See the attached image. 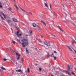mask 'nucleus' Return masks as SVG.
Returning <instances> with one entry per match:
<instances>
[{
  "mask_svg": "<svg viewBox=\"0 0 76 76\" xmlns=\"http://www.w3.org/2000/svg\"><path fill=\"white\" fill-rule=\"evenodd\" d=\"M16 55H17V56H18L19 53H16Z\"/></svg>",
  "mask_w": 76,
  "mask_h": 76,
  "instance_id": "obj_38",
  "label": "nucleus"
},
{
  "mask_svg": "<svg viewBox=\"0 0 76 76\" xmlns=\"http://www.w3.org/2000/svg\"><path fill=\"white\" fill-rule=\"evenodd\" d=\"M50 8H51V4H50Z\"/></svg>",
  "mask_w": 76,
  "mask_h": 76,
  "instance_id": "obj_47",
  "label": "nucleus"
},
{
  "mask_svg": "<svg viewBox=\"0 0 76 76\" xmlns=\"http://www.w3.org/2000/svg\"><path fill=\"white\" fill-rule=\"evenodd\" d=\"M16 72H22L21 69H19V70H16Z\"/></svg>",
  "mask_w": 76,
  "mask_h": 76,
  "instance_id": "obj_16",
  "label": "nucleus"
},
{
  "mask_svg": "<svg viewBox=\"0 0 76 76\" xmlns=\"http://www.w3.org/2000/svg\"><path fill=\"white\" fill-rule=\"evenodd\" d=\"M71 73H72V75H75V73H74V72H71Z\"/></svg>",
  "mask_w": 76,
  "mask_h": 76,
  "instance_id": "obj_40",
  "label": "nucleus"
},
{
  "mask_svg": "<svg viewBox=\"0 0 76 76\" xmlns=\"http://www.w3.org/2000/svg\"><path fill=\"white\" fill-rule=\"evenodd\" d=\"M75 71H76V68L75 69Z\"/></svg>",
  "mask_w": 76,
  "mask_h": 76,
  "instance_id": "obj_57",
  "label": "nucleus"
},
{
  "mask_svg": "<svg viewBox=\"0 0 76 76\" xmlns=\"http://www.w3.org/2000/svg\"><path fill=\"white\" fill-rule=\"evenodd\" d=\"M41 22L42 23H43V25H45V26H47V25L45 24V22H44L43 21H42V20H41Z\"/></svg>",
  "mask_w": 76,
  "mask_h": 76,
  "instance_id": "obj_4",
  "label": "nucleus"
},
{
  "mask_svg": "<svg viewBox=\"0 0 76 76\" xmlns=\"http://www.w3.org/2000/svg\"><path fill=\"white\" fill-rule=\"evenodd\" d=\"M61 76H64V75H61Z\"/></svg>",
  "mask_w": 76,
  "mask_h": 76,
  "instance_id": "obj_53",
  "label": "nucleus"
},
{
  "mask_svg": "<svg viewBox=\"0 0 76 76\" xmlns=\"http://www.w3.org/2000/svg\"><path fill=\"white\" fill-rule=\"evenodd\" d=\"M7 22H8V23H11V22H12V21H11V20H7Z\"/></svg>",
  "mask_w": 76,
  "mask_h": 76,
  "instance_id": "obj_15",
  "label": "nucleus"
},
{
  "mask_svg": "<svg viewBox=\"0 0 76 76\" xmlns=\"http://www.w3.org/2000/svg\"><path fill=\"white\" fill-rule=\"evenodd\" d=\"M5 0V1H6L7 0Z\"/></svg>",
  "mask_w": 76,
  "mask_h": 76,
  "instance_id": "obj_62",
  "label": "nucleus"
},
{
  "mask_svg": "<svg viewBox=\"0 0 76 76\" xmlns=\"http://www.w3.org/2000/svg\"><path fill=\"white\" fill-rule=\"evenodd\" d=\"M0 72L1 73H3V71L1 69H0Z\"/></svg>",
  "mask_w": 76,
  "mask_h": 76,
  "instance_id": "obj_25",
  "label": "nucleus"
},
{
  "mask_svg": "<svg viewBox=\"0 0 76 76\" xmlns=\"http://www.w3.org/2000/svg\"><path fill=\"white\" fill-rule=\"evenodd\" d=\"M51 76H54L53 75H51Z\"/></svg>",
  "mask_w": 76,
  "mask_h": 76,
  "instance_id": "obj_58",
  "label": "nucleus"
},
{
  "mask_svg": "<svg viewBox=\"0 0 76 76\" xmlns=\"http://www.w3.org/2000/svg\"><path fill=\"white\" fill-rule=\"evenodd\" d=\"M45 5L48 8V4H47V3H45Z\"/></svg>",
  "mask_w": 76,
  "mask_h": 76,
  "instance_id": "obj_18",
  "label": "nucleus"
},
{
  "mask_svg": "<svg viewBox=\"0 0 76 76\" xmlns=\"http://www.w3.org/2000/svg\"><path fill=\"white\" fill-rule=\"evenodd\" d=\"M72 41L73 42H72V44H73V45H74V43L73 42H74V43L76 44V41H75V40L74 39H73L72 40Z\"/></svg>",
  "mask_w": 76,
  "mask_h": 76,
  "instance_id": "obj_9",
  "label": "nucleus"
},
{
  "mask_svg": "<svg viewBox=\"0 0 76 76\" xmlns=\"http://www.w3.org/2000/svg\"><path fill=\"white\" fill-rule=\"evenodd\" d=\"M66 46L68 48V49L69 50H70V51H73L72 49H71V48L69 47V46L68 45H66Z\"/></svg>",
  "mask_w": 76,
  "mask_h": 76,
  "instance_id": "obj_5",
  "label": "nucleus"
},
{
  "mask_svg": "<svg viewBox=\"0 0 76 76\" xmlns=\"http://www.w3.org/2000/svg\"><path fill=\"white\" fill-rule=\"evenodd\" d=\"M37 27H39V26H37Z\"/></svg>",
  "mask_w": 76,
  "mask_h": 76,
  "instance_id": "obj_56",
  "label": "nucleus"
},
{
  "mask_svg": "<svg viewBox=\"0 0 76 76\" xmlns=\"http://www.w3.org/2000/svg\"><path fill=\"white\" fill-rule=\"evenodd\" d=\"M18 57H20V54H19V55H18Z\"/></svg>",
  "mask_w": 76,
  "mask_h": 76,
  "instance_id": "obj_45",
  "label": "nucleus"
},
{
  "mask_svg": "<svg viewBox=\"0 0 76 76\" xmlns=\"http://www.w3.org/2000/svg\"><path fill=\"white\" fill-rule=\"evenodd\" d=\"M35 65L36 66H37V65H38V64H35Z\"/></svg>",
  "mask_w": 76,
  "mask_h": 76,
  "instance_id": "obj_50",
  "label": "nucleus"
},
{
  "mask_svg": "<svg viewBox=\"0 0 76 76\" xmlns=\"http://www.w3.org/2000/svg\"><path fill=\"white\" fill-rule=\"evenodd\" d=\"M39 70L40 72H41V71H42V68H39Z\"/></svg>",
  "mask_w": 76,
  "mask_h": 76,
  "instance_id": "obj_24",
  "label": "nucleus"
},
{
  "mask_svg": "<svg viewBox=\"0 0 76 76\" xmlns=\"http://www.w3.org/2000/svg\"><path fill=\"white\" fill-rule=\"evenodd\" d=\"M72 50H73L74 51V50H74V49L72 48Z\"/></svg>",
  "mask_w": 76,
  "mask_h": 76,
  "instance_id": "obj_51",
  "label": "nucleus"
},
{
  "mask_svg": "<svg viewBox=\"0 0 76 76\" xmlns=\"http://www.w3.org/2000/svg\"><path fill=\"white\" fill-rule=\"evenodd\" d=\"M38 41H39V42H40L41 43H42V41L40 39H38Z\"/></svg>",
  "mask_w": 76,
  "mask_h": 76,
  "instance_id": "obj_17",
  "label": "nucleus"
},
{
  "mask_svg": "<svg viewBox=\"0 0 76 76\" xmlns=\"http://www.w3.org/2000/svg\"><path fill=\"white\" fill-rule=\"evenodd\" d=\"M2 5L3 4L1 2H0V8H1V9L3 8V6Z\"/></svg>",
  "mask_w": 76,
  "mask_h": 76,
  "instance_id": "obj_6",
  "label": "nucleus"
},
{
  "mask_svg": "<svg viewBox=\"0 0 76 76\" xmlns=\"http://www.w3.org/2000/svg\"><path fill=\"white\" fill-rule=\"evenodd\" d=\"M33 27H34V28L36 26H37V23H33Z\"/></svg>",
  "mask_w": 76,
  "mask_h": 76,
  "instance_id": "obj_7",
  "label": "nucleus"
},
{
  "mask_svg": "<svg viewBox=\"0 0 76 76\" xmlns=\"http://www.w3.org/2000/svg\"><path fill=\"white\" fill-rule=\"evenodd\" d=\"M52 36H53V37H56V36H55V35L54 34H51Z\"/></svg>",
  "mask_w": 76,
  "mask_h": 76,
  "instance_id": "obj_37",
  "label": "nucleus"
},
{
  "mask_svg": "<svg viewBox=\"0 0 76 76\" xmlns=\"http://www.w3.org/2000/svg\"><path fill=\"white\" fill-rule=\"evenodd\" d=\"M27 48H26V52H27L28 54H29V50H27Z\"/></svg>",
  "mask_w": 76,
  "mask_h": 76,
  "instance_id": "obj_12",
  "label": "nucleus"
},
{
  "mask_svg": "<svg viewBox=\"0 0 76 76\" xmlns=\"http://www.w3.org/2000/svg\"><path fill=\"white\" fill-rule=\"evenodd\" d=\"M16 35L17 36H21L22 35V34H17Z\"/></svg>",
  "mask_w": 76,
  "mask_h": 76,
  "instance_id": "obj_20",
  "label": "nucleus"
},
{
  "mask_svg": "<svg viewBox=\"0 0 76 76\" xmlns=\"http://www.w3.org/2000/svg\"><path fill=\"white\" fill-rule=\"evenodd\" d=\"M1 68L2 70H6V69L4 68L3 66H1Z\"/></svg>",
  "mask_w": 76,
  "mask_h": 76,
  "instance_id": "obj_10",
  "label": "nucleus"
},
{
  "mask_svg": "<svg viewBox=\"0 0 76 76\" xmlns=\"http://www.w3.org/2000/svg\"><path fill=\"white\" fill-rule=\"evenodd\" d=\"M29 13L30 14H31V15H32V13L31 12H29Z\"/></svg>",
  "mask_w": 76,
  "mask_h": 76,
  "instance_id": "obj_44",
  "label": "nucleus"
},
{
  "mask_svg": "<svg viewBox=\"0 0 76 76\" xmlns=\"http://www.w3.org/2000/svg\"><path fill=\"white\" fill-rule=\"evenodd\" d=\"M48 43V42H44V44H45V45H47Z\"/></svg>",
  "mask_w": 76,
  "mask_h": 76,
  "instance_id": "obj_21",
  "label": "nucleus"
},
{
  "mask_svg": "<svg viewBox=\"0 0 76 76\" xmlns=\"http://www.w3.org/2000/svg\"><path fill=\"white\" fill-rule=\"evenodd\" d=\"M58 28H59L61 30V31H62V32H63V31H64L63 30H62V29L60 27V26H58Z\"/></svg>",
  "mask_w": 76,
  "mask_h": 76,
  "instance_id": "obj_14",
  "label": "nucleus"
},
{
  "mask_svg": "<svg viewBox=\"0 0 76 76\" xmlns=\"http://www.w3.org/2000/svg\"><path fill=\"white\" fill-rule=\"evenodd\" d=\"M22 41H23V43H21L22 45H23V47H25V45H24L25 44L26 45H28V39H24L23 40H22Z\"/></svg>",
  "mask_w": 76,
  "mask_h": 76,
  "instance_id": "obj_1",
  "label": "nucleus"
},
{
  "mask_svg": "<svg viewBox=\"0 0 76 76\" xmlns=\"http://www.w3.org/2000/svg\"><path fill=\"white\" fill-rule=\"evenodd\" d=\"M47 46H50V43L48 42Z\"/></svg>",
  "mask_w": 76,
  "mask_h": 76,
  "instance_id": "obj_19",
  "label": "nucleus"
},
{
  "mask_svg": "<svg viewBox=\"0 0 76 76\" xmlns=\"http://www.w3.org/2000/svg\"><path fill=\"white\" fill-rule=\"evenodd\" d=\"M43 37L41 35V37L42 38H43V37Z\"/></svg>",
  "mask_w": 76,
  "mask_h": 76,
  "instance_id": "obj_49",
  "label": "nucleus"
},
{
  "mask_svg": "<svg viewBox=\"0 0 76 76\" xmlns=\"http://www.w3.org/2000/svg\"><path fill=\"white\" fill-rule=\"evenodd\" d=\"M0 16H1V18L2 19V20H3V19H4V18H3V17L1 16V15H0Z\"/></svg>",
  "mask_w": 76,
  "mask_h": 76,
  "instance_id": "obj_27",
  "label": "nucleus"
},
{
  "mask_svg": "<svg viewBox=\"0 0 76 76\" xmlns=\"http://www.w3.org/2000/svg\"><path fill=\"white\" fill-rule=\"evenodd\" d=\"M63 6H64V5H63Z\"/></svg>",
  "mask_w": 76,
  "mask_h": 76,
  "instance_id": "obj_63",
  "label": "nucleus"
},
{
  "mask_svg": "<svg viewBox=\"0 0 76 76\" xmlns=\"http://www.w3.org/2000/svg\"><path fill=\"white\" fill-rule=\"evenodd\" d=\"M10 48V50H11V51H12L14 52V51H13V49H12V48Z\"/></svg>",
  "mask_w": 76,
  "mask_h": 76,
  "instance_id": "obj_33",
  "label": "nucleus"
},
{
  "mask_svg": "<svg viewBox=\"0 0 76 76\" xmlns=\"http://www.w3.org/2000/svg\"><path fill=\"white\" fill-rule=\"evenodd\" d=\"M4 61H6V60H7V59L6 58H4Z\"/></svg>",
  "mask_w": 76,
  "mask_h": 76,
  "instance_id": "obj_34",
  "label": "nucleus"
},
{
  "mask_svg": "<svg viewBox=\"0 0 76 76\" xmlns=\"http://www.w3.org/2000/svg\"><path fill=\"white\" fill-rule=\"evenodd\" d=\"M52 55H54V54H53V53H52Z\"/></svg>",
  "mask_w": 76,
  "mask_h": 76,
  "instance_id": "obj_55",
  "label": "nucleus"
},
{
  "mask_svg": "<svg viewBox=\"0 0 76 76\" xmlns=\"http://www.w3.org/2000/svg\"><path fill=\"white\" fill-rule=\"evenodd\" d=\"M15 7H16V9H18V7H17V6H16V4H15Z\"/></svg>",
  "mask_w": 76,
  "mask_h": 76,
  "instance_id": "obj_30",
  "label": "nucleus"
},
{
  "mask_svg": "<svg viewBox=\"0 0 76 76\" xmlns=\"http://www.w3.org/2000/svg\"><path fill=\"white\" fill-rule=\"evenodd\" d=\"M14 0V1H15V0Z\"/></svg>",
  "mask_w": 76,
  "mask_h": 76,
  "instance_id": "obj_61",
  "label": "nucleus"
},
{
  "mask_svg": "<svg viewBox=\"0 0 76 76\" xmlns=\"http://www.w3.org/2000/svg\"><path fill=\"white\" fill-rule=\"evenodd\" d=\"M53 57H54V60H56V58H56V57L54 56L53 55Z\"/></svg>",
  "mask_w": 76,
  "mask_h": 76,
  "instance_id": "obj_22",
  "label": "nucleus"
},
{
  "mask_svg": "<svg viewBox=\"0 0 76 76\" xmlns=\"http://www.w3.org/2000/svg\"><path fill=\"white\" fill-rule=\"evenodd\" d=\"M16 43V42H15V41H13V44H15Z\"/></svg>",
  "mask_w": 76,
  "mask_h": 76,
  "instance_id": "obj_39",
  "label": "nucleus"
},
{
  "mask_svg": "<svg viewBox=\"0 0 76 76\" xmlns=\"http://www.w3.org/2000/svg\"><path fill=\"white\" fill-rule=\"evenodd\" d=\"M21 74H22L23 73V72H22V71L20 72Z\"/></svg>",
  "mask_w": 76,
  "mask_h": 76,
  "instance_id": "obj_48",
  "label": "nucleus"
},
{
  "mask_svg": "<svg viewBox=\"0 0 76 76\" xmlns=\"http://www.w3.org/2000/svg\"><path fill=\"white\" fill-rule=\"evenodd\" d=\"M68 71H70V66L69 65H68Z\"/></svg>",
  "mask_w": 76,
  "mask_h": 76,
  "instance_id": "obj_8",
  "label": "nucleus"
},
{
  "mask_svg": "<svg viewBox=\"0 0 76 76\" xmlns=\"http://www.w3.org/2000/svg\"><path fill=\"white\" fill-rule=\"evenodd\" d=\"M8 9L10 10H12V8L10 7H9Z\"/></svg>",
  "mask_w": 76,
  "mask_h": 76,
  "instance_id": "obj_28",
  "label": "nucleus"
},
{
  "mask_svg": "<svg viewBox=\"0 0 76 76\" xmlns=\"http://www.w3.org/2000/svg\"><path fill=\"white\" fill-rule=\"evenodd\" d=\"M17 41H18V42L20 44H21V42H20V39H17Z\"/></svg>",
  "mask_w": 76,
  "mask_h": 76,
  "instance_id": "obj_11",
  "label": "nucleus"
},
{
  "mask_svg": "<svg viewBox=\"0 0 76 76\" xmlns=\"http://www.w3.org/2000/svg\"><path fill=\"white\" fill-rule=\"evenodd\" d=\"M19 31H17V34H19Z\"/></svg>",
  "mask_w": 76,
  "mask_h": 76,
  "instance_id": "obj_46",
  "label": "nucleus"
},
{
  "mask_svg": "<svg viewBox=\"0 0 76 76\" xmlns=\"http://www.w3.org/2000/svg\"><path fill=\"white\" fill-rule=\"evenodd\" d=\"M30 34H31L32 33V31H29Z\"/></svg>",
  "mask_w": 76,
  "mask_h": 76,
  "instance_id": "obj_36",
  "label": "nucleus"
},
{
  "mask_svg": "<svg viewBox=\"0 0 76 76\" xmlns=\"http://www.w3.org/2000/svg\"><path fill=\"white\" fill-rule=\"evenodd\" d=\"M27 70L28 71V72L29 73V72H30V71L29 70V68H27Z\"/></svg>",
  "mask_w": 76,
  "mask_h": 76,
  "instance_id": "obj_26",
  "label": "nucleus"
},
{
  "mask_svg": "<svg viewBox=\"0 0 76 76\" xmlns=\"http://www.w3.org/2000/svg\"><path fill=\"white\" fill-rule=\"evenodd\" d=\"M50 57H53V55H51L50 56Z\"/></svg>",
  "mask_w": 76,
  "mask_h": 76,
  "instance_id": "obj_43",
  "label": "nucleus"
},
{
  "mask_svg": "<svg viewBox=\"0 0 76 76\" xmlns=\"http://www.w3.org/2000/svg\"><path fill=\"white\" fill-rule=\"evenodd\" d=\"M20 58V57H17V60H19Z\"/></svg>",
  "mask_w": 76,
  "mask_h": 76,
  "instance_id": "obj_29",
  "label": "nucleus"
},
{
  "mask_svg": "<svg viewBox=\"0 0 76 76\" xmlns=\"http://www.w3.org/2000/svg\"><path fill=\"white\" fill-rule=\"evenodd\" d=\"M21 61L22 62H23V61H24V60H23V57L21 58Z\"/></svg>",
  "mask_w": 76,
  "mask_h": 76,
  "instance_id": "obj_23",
  "label": "nucleus"
},
{
  "mask_svg": "<svg viewBox=\"0 0 76 76\" xmlns=\"http://www.w3.org/2000/svg\"><path fill=\"white\" fill-rule=\"evenodd\" d=\"M53 53L55 54H56V53H57L56 51H54Z\"/></svg>",
  "mask_w": 76,
  "mask_h": 76,
  "instance_id": "obj_35",
  "label": "nucleus"
},
{
  "mask_svg": "<svg viewBox=\"0 0 76 76\" xmlns=\"http://www.w3.org/2000/svg\"><path fill=\"white\" fill-rule=\"evenodd\" d=\"M65 1H66V0H64Z\"/></svg>",
  "mask_w": 76,
  "mask_h": 76,
  "instance_id": "obj_59",
  "label": "nucleus"
},
{
  "mask_svg": "<svg viewBox=\"0 0 76 76\" xmlns=\"http://www.w3.org/2000/svg\"><path fill=\"white\" fill-rule=\"evenodd\" d=\"M64 34H65V35H67V34L66 33H64Z\"/></svg>",
  "mask_w": 76,
  "mask_h": 76,
  "instance_id": "obj_52",
  "label": "nucleus"
},
{
  "mask_svg": "<svg viewBox=\"0 0 76 76\" xmlns=\"http://www.w3.org/2000/svg\"><path fill=\"white\" fill-rule=\"evenodd\" d=\"M72 24L74 26H76V25H75V23H72Z\"/></svg>",
  "mask_w": 76,
  "mask_h": 76,
  "instance_id": "obj_32",
  "label": "nucleus"
},
{
  "mask_svg": "<svg viewBox=\"0 0 76 76\" xmlns=\"http://www.w3.org/2000/svg\"><path fill=\"white\" fill-rule=\"evenodd\" d=\"M74 59H76V58H74Z\"/></svg>",
  "mask_w": 76,
  "mask_h": 76,
  "instance_id": "obj_60",
  "label": "nucleus"
},
{
  "mask_svg": "<svg viewBox=\"0 0 76 76\" xmlns=\"http://www.w3.org/2000/svg\"><path fill=\"white\" fill-rule=\"evenodd\" d=\"M15 28H17V29H18V26H15Z\"/></svg>",
  "mask_w": 76,
  "mask_h": 76,
  "instance_id": "obj_42",
  "label": "nucleus"
},
{
  "mask_svg": "<svg viewBox=\"0 0 76 76\" xmlns=\"http://www.w3.org/2000/svg\"><path fill=\"white\" fill-rule=\"evenodd\" d=\"M19 7L20 8V9H21V10H22V11L24 12L25 13H28V12H26V11H25V10L23 9L22 8H21L19 6Z\"/></svg>",
  "mask_w": 76,
  "mask_h": 76,
  "instance_id": "obj_2",
  "label": "nucleus"
},
{
  "mask_svg": "<svg viewBox=\"0 0 76 76\" xmlns=\"http://www.w3.org/2000/svg\"><path fill=\"white\" fill-rule=\"evenodd\" d=\"M1 13L3 15V16H4V13H3L2 12H1Z\"/></svg>",
  "mask_w": 76,
  "mask_h": 76,
  "instance_id": "obj_31",
  "label": "nucleus"
},
{
  "mask_svg": "<svg viewBox=\"0 0 76 76\" xmlns=\"http://www.w3.org/2000/svg\"><path fill=\"white\" fill-rule=\"evenodd\" d=\"M28 34H26L25 36L26 37H28Z\"/></svg>",
  "mask_w": 76,
  "mask_h": 76,
  "instance_id": "obj_41",
  "label": "nucleus"
},
{
  "mask_svg": "<svg viewBox=\"0 0 76 76\" xmlns=\"http://www.w3.org/2000/svg\"><path fill=\"white\" fill-rule=\"evenodd\" d=\"M13 20L14 21V22H18V20H17V19L15 18H13Z\"/></svg>",
  "mask_w": 76,
  "mask_h": 76,
  "instance_id": "obj_13",
  "label": "nucleus"
},
{
  "mask_svg": "<svg viewBox=\"0 0 76 76\" xmlns=\"http://www.w3.org/2000/svg\"><path fill=\"white\" fill-rule=\"evenodd\" d=\"M35 50H37V48H35Z\"/></svg>",
  "mask_w": 76,
  "mask_h": 76,
  "instance_id": "obj_54",
  "label": "nucleus"
},
{
  "mask_svg": "<svg viewBox=\"0 0 76 76\" xmlns=\"http://www.w3.org/2000/svg\"><path fill=\"white\" fill-rule=\"evenodd\" d=\"M63 72H65V73H68V75H71V74H70V73H69V71H68L66 70H63Z\"/></svg>",
  "mask_w": 76,
  "mask_h": 76,
  "instance_id": "obj_3",
  "label": "nucleus"
}]
</instances>
